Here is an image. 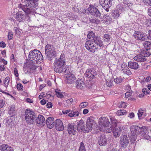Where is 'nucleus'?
<instances>
[{"label": "nucleus", "instance_id": "39", "mask_svg": "<svg viewBox=\"0 0 151 151\" xmlns=\"http://www.w3.org/2000/svg\"><path fill=\"white\" fill-rule=\"evenodd\" d=\"M9 77H7L5 78L4 81V86L6 88L9 85Z\"/></svg>", "mask_w": 151, "mask_h": 151}, {"label": "nucleus", "instance_id": "1", "mask_svg": "<svg viewBox=\"0 0 151 151\" xmlns=\"http://www.w3.org/2000/svg\"><path fill=\"white\" fill-rule=\"evenodd\" d=\"M37 1L38 0H26L24 1L25 5L20 4L19 5L18 7L26 14H30L33 12L32 9L37 6Z\"/></svg>", "mask_w": 151, "mask_h": 151}, {"label": "nucleus", "instance_id": "47", "mask_svg": "<svg viewBox=\"0 0 151 151\" xmlns=\"http://www.w3.org/2000/svg\"><path fill=\"white\" fill-rule=\"evenodd\" d=\"M90 21L92 23H95L96 24H98L100 22V21L96 18L90 19Z\"/></svg>", "mask_w": 151, "mask_h": 151}, {"label": "nucleus", "instance_id": "32", "mask_svg": "<svg viewBox=\"0 0 151 151\" xmlns=\"http://www.w3.org/2000/svg\"><path fill=\"white\" fill-rule=\"evenodd\" d=\"M103 18L106 20V22L108 24H110L111 22V18L108 14L104 15Z\"/></svg>", "mask_w": 151, "mask_h": 151}, {"label": "nucleus", "instance_id": "40", "mask_svg": "<svg viewBox=\"0 0 151 151\" xmlns=\"http://www.w3.org/2000/svg\"><path fill=\"white\" fill-rule=\"evenodd\" d=\"M144 46L146 48L145 49H149L151 48V42H145L144 44Z\"/></svg>", "mask_w": 151, "mask_h": 151}, {"label": "nucleus", "instance_id": "2", "mask_svg": "<svg viewBox=\"0 0 151 151\" xmlns=\"http://www.w3.org/2000/svg\"><path fill=\"white\" fill-rule=\"evenodd\" d=\"M29 59L33 63H39L41 62L43 58L41 52L37 50H31L29 53Z\"/></svg>", "mask_w": 151, "mask_h": 151}, {"label": "nucleus", "instance_id": "27", "mask_svg": "<svg viewBox=\"0 0 151 151\" xmlns=\"http://www.w3.org/2000/svg\"><path fill=\"white\" fill-rule=\"evenodd\" d=\"M122 69L124 74L128 75H130L132 74V73L129 68L127 67V65L125 64H122L121 65Z\"/></svg>", "mask_w": 151, "mask_h": 151}, {"label": "nucleus", "instance_id": "18", "mask_svg": "<svg viewBox=\"0 0 151 151\" xmlns=\"http://www.w3.org/2000/svg\"><path fill=\"white\" fill-rule=\"evenodd\" d=\"M89 12L92 15L96 17H99L100 19H102V18L101 17V13L98 9L95 7H91L90 8Z\"/></svg>", "mask_w": 151, "mask_h": 151}, {"label": "nucleus", "instance_id": "15", "mask_svg": "<svg viewBox=\"0 0 151 151\" xmlns=\"http://www.w3.org/2000/svg\"><path fill=\"white\" fill-rule=\"evenodd\" d=\"M85 74L86 77L91 79H93L95 78L97 75L95 70L93 68L87 69Z\"/></svg>", "mask_w": 151, "mask_h": 151}, {"label": "nucleus", "instance_id": "17", "mask_svg": "<svg viewBox=\"0 0 151 151\" xmlns=\"http://www.w3.org/2000/svg\"><path fill=\"white\" fill-rule=\"evenodd\" d=\"M129 143V140L127 135H122L120 137V145L121 147H126Z\"/></svg>", "mask_w": 151, "mask_h": 151}, {"label": "nucleus", "instance_id": "51", "mask_svg": "<svg viewBox=\"0 0 151 151\" xmlns=\"http://www.w3.org/2000/svg\"><path fill=\"white\" fill-rule=\"evenodd\" d=\"M88 105V103L87 102H83L81 103L79 105L80 108H84Z\"/></svg>", "mask_w": 151, "mask_h": 151}, {"label": "nucleus", "instance_id": "20", "mask_svg": "<svg viewBox=\"0 0 151 151\" xmlns=\"http://www.w3.org/2000/svg\"><path fill=\"white\" fill-rule=\"evenodd\" d=\"M94 119V118L92 116L88 118L86 122L87 126V128H88L87 129H88L87 130H92V126L95 122Z\"/></svg>", "mask_w": 151, "mask_h": 151}, {"label": "nucleus", "instance_id": "56", "mask_svg": "<svg viewBox=\"0 0 151 151\" xmlns=\"http://www.w3.org/2000/svg\"><path fill=\"white\" fill-rule=\"evenodd\" d=\"M23 87V86L21 83H19L17 84V88L18 90H21L22 89Z\"/></svg>", "mask_w": 151, "mask_h": 151}, {"label": "nucleus", "instance_id": "38", "mask_svg": "<svg viewBox=\"0 0 151 151\" xmlns=\"http://www.w3.org/2000/svg\"><path fill=\"white\" fill-rule=\"evenodd\" d=\"M123 3L125 4V6H127L130 8L131 6L132 5V4L129 0H123Z\"/></svg>", "mask_w": 151, "mask_h": 151}, {"label": "nucleus", "instance_id": "22", "mask_svg": "<svg viewBox=\"0 0 151 151\" xmlns=\"http://www.w3.org/2000/svg\"><path fill=\"white\" fill-rule=\"evenodd\" d=\"M145 53L143 52V50L142 51L141 53L138 55L134 58V59L138 62H144L146 60L145 57L147 56H145Z\"/></svg>", "mask_w": 151, "mask_h": 151}, {"label": "nucleus", "instance_id": "46", "mask_svg": "<svg viewBox=\"0 0 151 151\" xmlns=\"http://www.w3.org/2000/svg\"><path fill=\"white\" fill-rule=\"evenodd\" d=\"M123 79L121 77L116 78L114 80V81L116 83H121Z\"/></svg>", "mask_w": 151, "mask_h": 151}, {"label": "nucleus", "instance_id": "41", "mask_svg": "<svg viewBox=\"0 0 151 151\" xmlns=\"http://www.w3.org/2000/svg\"><path fill=\"white\" fill-rule=\"evenodd\" d=\"M143 52L145 53V56H149L151 55V48L149 49H145L143 50Z\"/></svg>", "mask_w": 151, "mask_h": 151}, {"label": "nucleus", "instance_id": "58", "mask_svg": "<svg viewBox=\"0 0 151 151\" xmlns=\"http://www.w3.org/2000/svg\"><path fill=\"white\" fill-rule=\"evenodd\" d=\"M8 37L9 40H11L13 38V34L11 32H8Z\"/></svg>", "mask_w": 151, "mask_h": 151}, {"label": "nucleus", "instance_id": "16", "mask_svg": "<svg viewBox=\"0 0 151 151\" xmlns=\"http://www.w3.org/2000/svg\"><path fill=\"white\" fill-rule=\"evenodd\" d=\"M77 124H78V128H79V131H83L84 132H88L91 131V130H87V124L86 126H84V122L83 120H81L79 122H77Z\"/></svg>", "mask_w": 151, "mask_h": 151}, {"label": "nucleus", "instance_id": "64", "mask_svg": "<svg viewBox=\"0 0 151 151\" xmlns=\"http://www.w3.org/2000/svg\"><path fill=\"white\" fill-rule=\"evenodd\" d=\"M142 92L144 94H149L150 92H148L147 89V88L143 89L142 90Z\"/></svg>", "mask_w": 151, "mask_h": 151}, {"label": "nucleus", "instance_id": "63", "mask_svg": "<svg viewBox=\"0 0 151 151\" xmlns=\"http://www.w3.org/2000/svg\"><path fill=\"white\" fill-rule=\"evenodd\" d=\"M132 93L131 91H127L125 94V96L126 97L130 96L132 95Z\"/></svg>", "mask_w": 151, "mask_h": 151}, {"label": "nucleus", "instance_id": "52", "mask_svg": "<svg viewBox=\"0 0 151 151\" xmlns=\"http://www.w3.org/2000/svg\"><path fill=\"white\" fill-rule=\"evenodd\" d=\"M58 90L56 89L55 90V94L56 96L58 97V98H62L63 97V94L61 93L60 92L58 91Z\"/></svg>", "mask_w": 151, "mask_h": 151}, {"label": "nucleus", "instance_id": "33", "mask_svg": "<svg viewBox=\"0 0 151 151\" xmlns=\"http://www.w3.org/2000/svg\"><path fill=\"white\" fill-rule=\"evenodd\" d=\"M111 124L110 125V127H116L119 125H120L119 123H117V120L114 118H110Z\"/></svg>", "mask_w": 151, "mask_h": 151}, {"label": "nucleus", "instance_id": "9", "mask_svg": "<svg viewBox=\"0 0 151 151\" xmlns=\"http://www.w3.org/2000/svg\"><path fill=\"white\" fill-rule=\"evenodd\" d=\"M85 46L87 50L92 52H94L96 51V50L99 48L98 46H96L93 43V42L91 40L86 41L85 42Z\"/></svg>", "mask_w": 151, "mask_h": 151}, {"label": "nucleus", "instance_id": "50", "mask_svg": "<svg viewBox=\"0 0 151 151\" xmlns=\"http://www.w3.org/2000/svg\"><path fill=\"white\" fill-rule=\"evenodd\" d=\"M144 23L147 26L151 25V19H146Z\"/></svg>", "mask_w": 151, "mask_h": 151}, {"label": "nucleus", "instance_id": "5", "mask_svg": "<svg viewBox=\"0 0 151 151\" xmlns=\"http://www.w3.org/2000/svg\"><path fill=\"white\" fill-rule=\"evenodd\" d=\"M45 52L47 58L50 60H52L56 54L54 48L52 46L49 44H47L45 46Z\"/></svg>", "mask_w": 151, "mask_h": 151}, {"label": "nucleus", "instance_id": "49", "mask_svg": "<svg viewBox=\"0 0 151 151\" xmlns=\"http://www.w3.org/2000/svg\"><path fill=\"white\" fill-rule=\"evenodd\" d=\"M95 37L94 34L92 31L89 32L87 35V37L89 39H91L92 37L93 39V38Z\"/></svg>", "mask_w": 151, "mask_h": 151}, {"label": "nucleus", "instance_id": "45", "mask_svg": "<svg viewBox=\"0 0 151 151\" xmlns=\"http://www.w3.org/2000/svg\"><path fill=\"white\" fill-rule=\"evenodd\" d=\"M144 113V110L142 109H140L138 110L137 114L139 119H141V117L142 115V114Z\"/></svg>", "mask_w": 151, "mask_h": 151}, {"label": "nucleus", "instance_id": "62", "mask_svg": "<svg viewBox=\"0 0 151 151\" xmlns=\"http://www.w3.org/2000/svg\"><path fill=\"white\" fill-rule=\"evenodd\" d=\"M0 47L2 48H4L6 47V44L3 41L0 42Z\"/></svg>", "mask_w": 151, "mask_h": 151}, {"label": "nucleus", "instance_id": "26", "mask_svg": "<svg viewBox=\"0 0 151 151\" xmlns=\"http://www.w3.org/2000/svg\"><path fill=\"white\" fill-rule=\"evenodd\" d=\"M98 142L101 146H105L107 144V139L104 135H102L99 138Z\"/></svg>", "mask_w": 151, "mask_h": 151}, {"label": "nucleus", "instance_id": "12", "mask_svg": "<svg viewBox=\"0 0 151 151\" xmlns=\"http://www.w3.org/2000/svg\"><path fill=\"white\" fill-rule=\"evenodd\" d=\"M35 122L37 126L42 127L45 124L46 122L45 118L42 115L39 114L35 119Z\"/></svg>", "mask_w": 151, "mask_h": 151}, {"label": "nucleus", "instance_id": "8", "mask_svg": "<svg viewBox=\"0 0 151 151\" xmlns=\"http://www.w3.org/2000/svg\"><path fill=\"white\" fill-rule=\"evenodd\" d=\"M75 123H69L68 125V131L69 134L72 135L75 134L77 130L79 131L78 124Z\"/></svg>", "mask_w": 151, "mask_h": 151}, {"label": "nucleus", "instance_id": "36", "mask_svg": "<svg viewBox=\"0 0 151 151\" xmlns=\"http://www.w3.org/2000/svg\"><path fill=\"white\" fill-rule=\"evenodd\" d=\"M15 112V107L14 106H11L10 108V110L9 111V114L11 116H12L13 114Z\"/></svg>", "mask_w": 151, "mask_h": 151}, {"label": "nucleus", "instance_id": "35", "mask_svg": "<svg viewBox=\"0 0 151 151\" xmlns=\"http://www.w3.org/2000/svg\"><path fill=\"white\" fill-rule=\"evenodd\" d=\"M120 12L118 10L113 12L112 14V16L115 19H117L120 17Z\"/></svg>", "mask_w": 151, "mask_h": 151}, {"label": "nucleus", "instance_id": "28", "mask_svg": "<svg viewBox=\"0 0 151 151\" xmlns=\"http://www.w3.org/2000/svg\"><path fill=\"white\" fill-rule=\"evenodd\" d=\"M128 67L132 69L137 70L139 68V66L138 63L136 62L130 61L128 63Z\"/></svg>", "mask_w": 151, "mask_h": 151}, {"label": "nucleus", "instance_id": "13", "mask_svg": "<svg viewBox=\"0 0 151 151\" xmlns=\"http://www.w3.org/2000/svg\"><path fill=\"white\" fill-rule=\"evenodd\" d=\"M65 55L63 54H61L58 59H56L54 62V66H64L65 64Z\"/></svg>", "mask_w": 151, "mask_h": 151}, {"label": "nucleus", "instance_id": "60", "mask_svg": "<svg viewBox=\"0 0 151 151\" xmlns=\"http://www.w3.org/2000/svg\"><path fill=\"white\" fill-rule=\"evenodd\" d=\"M29 68L31 70H35L36 68V67L34 64L31 65L29 66Z\"/></svg>", "mask_w": 151, "mask_h": 151}, {"label": "nucleus", "instance_id": "42", "mask_svg": "<svg viewBox=\"0 0 151 151\" xmlns=\"http://www.w3.org/2000/svg\"><path fill=\"white\" fill-rule=\"evenodd\" d=\"M14 31H15V32L16 34L18 35H19L21 34V30L19 28L17 27H14L13 29Z\"/></svg>", "mask_w": 151, "mask_h": 151}, {"label": "nucleus", "instance_id": "30", "mask_svg": "<svg viewBox=\"0 0 151 151\" xmlns=\"http://www.w3.org/2000/svg\"><path fill=\"white\" fill-rule=\"evenodd\" d=\"M75 79V77L72 74L71 76L68 75L66 82L68 83L72 84L74 82Z\"/></svg>", "mask_w": 151, "mask_h": 151}, {"label": "nucleus", "instance_id": "11", "mask_svg": "<svg viewBox=\"0 0 151 151\" xmlns=\"http://www.w3.org/2000/svg\"><path fill=\"white\" fill-rule=\"evenodd\" d=\"M102 6L107 12L109 11V8L111 6L112 4V1L113 0H100Z\"/></svg>", "mask_w": 151, "mask_h": 151}, {"label": "nucleus", "instance_id": "25", "mask_svg": "<svg viewBox=\"0 0 151 151\" xmlns=\"http://www.w3.org/2000/svg\"><path fill=\"white\" fill-rule=\"evenodd\" d=\"M93 40L96 46H99L100 47L103 45V42L100 38V37L98 36H96L93 38Z\"/></svg>", "mask_w": 151, "mask_h": 151}, {"label": "nucleus", "instance_id": "7", "mask_svg": "<svg viewBox=\"0 0 151 151\" xmlns=\"http://www.w3.org/2000/svg\"><path fill=\"white\" fill-rule=\"evenodd\" d=\"M113 133L114 136L117 137L120 136L121 132H124L126 129V128L122 125H119L112 129Z\"/></svg>", "mask_w": 151, "mask_h": 151}, {"label": "nucleus", "instance_id": "31", "mask_svg": "<svg viewBox=\"0 0 151 151\" xmlns=\"http://www.w3.org/2000/svg\"><path fill=\"white\" fill-rule=\"evenodd\" d=\"M64 66H54V70L56 73H61L63 72L64 70Z\"/></svg>", "mask_w": 151, "mask_h": 151}, {"label": "nucleus", "instance_id": "53", "mask_svg": "<svg viewBox=\"0 0 151 151\" xmlns=\"http://www.w3.org/2000/svg\"><path fill=\"white\" fill-rule=\"evenodd\" d=\"M113 79H110L109 80H108L106 82V85L107 86L109 87L113 85Z\"/></svg>", "mask_w": 151, "mask_h": 151}, {"label": "nucleus", "instance_id": "54", "mask_svg": "<svg viewBox=\"0 0 151 151\" xmlns=\"http://www.w3.org/2000/svg\"><path fill=\"white\" fill-rule=\"evenodd\" d=\"M12 116H10L8 117L6 119V122L9 124H12V123H11L12 122V119H11L12 117Z\"/></svg>", "mask_w": 151, "mask_h": 151}, {"label": "nucleus", "instance_id": "29", "mask_svg": "<svg viewBox=\"0 0 151 151\" xmlns=\"http://www.w3.org/2000/svg\"><path fill=\"white\" fill-rule=\"evenodd\" d=\"M147 133V129L145 128H143L142 131V133H140V134H141V136L142 137V138L149 140L150 139V137L146 134Z\"/></svg>", "mask_w": 151, "mask_h": 151}, {"label": "nucleus", "instance_id": "61", "mask_svg": "<svg viewBox=\"0 0 151 151\" xmlns=\"http://www.w3.org/2000/svg\"><path fill=\"white\" fill-rule=\"evenodd\" d=\"M73 101V99L72 98H70L68 99L66 101V102L68 105H70L72 103Z\"/></svg>", "mask_w": 151, "mask_h": 151}, {"label": "nucleus", "instance_id": "3", "mask_svg": "<svg viewBox=\"0 0 151 151\" xmlns=\"http://www.w3.org/2000/svg\"><path fill=\"white\" fill-rule=\"evenodd\" d=\"M99 122L101 131L108 133L112 131L113 128L110 126V122L107 118H100Z\"/></svg>", "mask_w": 151, "mask_h": 151}, {"label": "nucleus", "instance_id": "57", "mask_svg": "<svg viewBox=\"0 0 151 151\" xmlns=\"http://www.w3.org/2000/svg\"><path fill=\"white\" fill-rule=\"evenodd\" d=\"M14 72L15 76L16 77H18L19 76V74L17 69L16 68H14Z\"/></svg>", "mask_w": 151, "mask_h": 151}, {"label": "nucleus", "instance_id": "23", "mask_svg": "<svg viewBox=\"0 0 151 151\" xmlns=\"http://www.w3.org/2000/svg\"><path fill=\"white\" fill-rule=\"evenodd\" d=\"M76 86L77 88L81 89L84 88L85 85L83 80L82 79H78L76 82Z\"/></svg>", "mask_w": 151, "mask_h": 151}, {"label": "nucleus", "instance_id": "37", "mask_svg": "<svg viewBox=\"0 0 151 151\" xmlns=\"http://www.w3.org/2000/svg\"><path fill=\"white\" fill-rule=\"evenodd\" d=\"M103 39L104 41L109 42L110 41V36L108 34H105L104 35Z\"/></svg>", "mask_w": 151, "mask_h": 151}, {"label": "nucleus", "instance_id": "21", "mask_svg": "<svg viewBox=\"0 0 151 151\" xmlns=\"http://www.w3.org/2000/svg\"><path fill=\"white\" fill-rule=\"evenodd\" d=\"M57 130L60 131L64 129L63 123L60 119H57L55 121V125Z\"/></svg>", "mask_w": 151, "mask_h": 151}, {"label": "nucleus", "instance_id": "4", "mask_svg": "<svg viewBox=\"0 0 151 151\" xmlns=\"http://www.w3.org/2000/svg\"><path fill=\"white\" fill-rule=\"evenodd\" d=\"M143 128H140L137 126L132 125L131 126L130 130L131 131V136L130 137L131 141L134 142L136 140L137 136L138 134L142 133Z\"/></svg>", "mask_w": 151, "mask_h": 151}, {"label": "nucleus", "instance_id": "59", "mask_svg": "<svg viewBox=\"0 0 151 151\" xmlns=\"http://www.w3.org/2000/svg\"><path fill=\"white\" fill-rule=\"evenodd\" d=\"M126 106H127V105H126L125 103L124 102H122L121 103V104L119 106V107L120 108H121V107H123L124 108H125L126 107Z\"/></svg>", "mask_w": 151, "mask_h": 151}, {"label": "nucleus", "instance_id": "44", "mask_svg": "<svg viewBox=\"0 0 151 151\" xmlns=\"http://www.w3.org/2000/svg\"><path fill=\"white\" fill-rule=\"evenodd\" d=\"M79 151H86L83 142L80 144V147Z\"/></svg>", "mask_w": 151, "mask_h": 151}, {"label": "nucleus", "instance_id": "10", "mask_svg": "<svg viewBox=\"0 0 151 151\" xmlns=\"http://www.w3.org/2000/svg\"><path fill=\"white\" fill-rule=\"evenodd\" d=\"M27 14H24V12L20 11L17 12L16 14V19L19 22H23L28 17Z\"/></svg>", "mask_w": 151, "mask_h": 151}, {"label": "nucleus", "instance_id": "14", "mask_svg": "<svg viewBox=\"0 0 151 151\" xmlns=\"http://www.w3.org/2000/svg\"><path fill=\"white\" fill-rule=\"evenodd\" d=\"M133 35L137 40L142 41L147 40V37L146 36L145 34L142 32H135Z\"/></svg>", "mask_w": 151, "mask_h": 151}, {"label": "nucleus", "instance_id": "19", "mask_svg": "<svg viewBox=\"0 0 151 151\" xmlns=\"http://www.w3.org/2000/svg\"><path fill=\"white\" fill-rule=\"evenodd\" d=\"M55 121L53 117H48L46 120V124L47 127L49 129L52 128L54 126Z\"/></svg>", "mask_w": 151, "mask_h": 151}, {"label": "nucleus", "instance_id": "34", "mask_svg": "<svg viewBox=\"0 0 151 151\" xmlns=\"http://www.w3.org/2000/svg\"><path fill=\"white\" fill-rule=\"evenodd\" d=\"M79 114V112L78 111H70V112L68 114V115L70 117H75L78 116Z\"/></svg>", "mask_w": 151, "mask_h": 151}, {"label": "nucleus", "instance_id": "55", "mask_svg": "<svg viewBox=\"0 0 151 151\" xmlns=\"http://www.w3.org/2000/svg\"><path fill=\"white\" fill-rule=\"evenodd\" d=\"M5 101L3 99H0V109L2 108L4 106Z\"/></svg>", "mask_w": 151, "mask_h": 151}, {"label": "nucleus", "instance_id": "48", "mask_svg": "<svg viewBox=\"0 0 151 151\" xmlns=\"http://www.w3.org/2000/svg\"><path fill=\"white\" fill-rule=\"evenodd\" d=\"M126 111L124 110H118L117 112V114L119 115H124L126 113Z\"/></svg>", "mask_w": 151, "mask_h": 151}, {"label": "nucleus", "instance_id": "6", "mask_svg": "<svg viewBox=\"0 0 151 151\" xmlns=\"http://www.w3.org/2000/svg\"><path fill=\"white\" fill-rule=\"evenodd\" d=\"M25 117L28 124H33L35 117V113L34 111L30 109H26L25 112Z\"/></svg>", "mask_w": 151, "mask_h": 151}, {"label": "nucleus", "instance_id": "24", "mask_svg": "<svg viewBox=\"0 0 151 151\" xmlns=\"http://www.w3.org/2000/svg\"><path fill=\"white\" fill-rule=\"evenodd\" d=\"M0 150L1 151H14L12 147L5 144L0 145Z\"/></svg>", "mask_w": 151, "mask_h": 151}, {"label": "nucleus", "instance_id": "43", "mask_svg": "<svg viewBox=\"0 0 151 151\" xmlns=\"http://www.w3.org/2000/svg\"><path fill=\"white\" fill-rule=\"evenodd\" d=\"M70 70H69V68H68L67 66H65L64 68V70L63 72L66 75H70Z\"/></svg>", "mask_w": 151, "mask_h": 151}]
</instances>
